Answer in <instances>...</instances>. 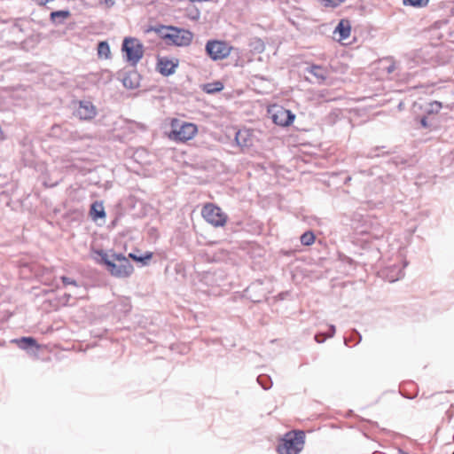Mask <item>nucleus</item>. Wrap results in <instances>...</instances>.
<instances>
[{
	"instance_id": "1",
	"label": "nucleus",
	"mask_w": 454,
	"mask_h": 454,
	"mask_svg": "<svg viewBox=\"0 0 454 454\" xmlns=\"http://www.w3.org/2000/svg\"><path fill=\"white\" fill-rule=\"evenodd\" d=\"M154 30L161 38L167 40L168 43L176 46H188L193 38L192 33L189 30L176 27L161 26L159 28H154Z\"/></svg>"
},
{
	"instance_id": "2",
	"label": "nucleus",
	"mask_w": 454,
	"mask_h": 454,
	"mask_svg": "<svg viewBox=\"0 0 454 454\" xmlns=\"http://www.w3.org/2000/svg\"><path fill=\"white\" fill-rule=\"evenodd\" d=\"M171 131L168 137L176 142H186L194 137L198 132L194 123L186 122L178 119H173L170 123Z\"/></svg>"
},
{
	"instance_id": "3",
	"label": "nucleus",
	"mask_w": 454,
	"mask_h": 454,
	"mask_svg": "<svg viewBox=\"0 0 454 454\" xmlns=\"http://www.w3.org/2000/svg\"><path fill=\"white\" fill-rule=\"evenodd\" d=\"M303 431L289 432L278 446V454H298L304 446Z\"/></svg>"
},
{
	"instance_id": "4",
	"label": "nucleus",
	"mask_w": 454,
	"mask_h": 454,
	"mask_svg": "<svg viewBox=\"0 0 454 454\" xmlns=\"http://www.w3.org/2000/svg\"><path fill=\"white\" fill-rule=\"evenodd\" d=\"M121 51L125 54L126 61L135 67L144 56V45L135 37H125Z\"/></svg>"
},
{
	"instance_id": "5",
	"label": "nucleus",
	"mask_w": 454,
	"mask_h": 454,
	"mask_svg": "<svg viewBox=\"0 0 454 454\" xmlns=\"http://www.w3.org/2000/svg\"><path fill=\"white\" fill-rule=\"evenodd\" d=\"M113 258L117 262L108 263V270L112 276L128 278L132 274L134 268L127 257L121 254H114Z\"/></svg>"
},
{
	"instance_id": "6",
	"label": "nucleus",
	"mask_w": 454,
	"mask_h": 454,
	"mask_svg": "<svg viewBox=\"0 0 454 454\" xmlns=\"http://www.w3.org/2000/svg\"><path fill=\"white\" fill-rule=\"evenodd\" d=\"M201 215L206 222L214 227H223L228 220L227 215L219 207L212 203L206 204L203 207Z\"/></svg>"
},
{
	"instance_id": "7",
	"label": "nucleus",
	"mask_w": 454,
	"mask_h": 454,
	"mask_svg": "<svg viewBox=\"0 0 454 454\" xmlns=\"http://www.w3.org/2000/svg\"><path fill=\"white\" fill-rule=\"evenodd\" d=\"M231 47L223 41H209L206 44L207 53L213 60L223 59L231 53Z\"/></svg>"
},
{
	"instance_id": "8",
	"label": "nucleus",
	"mask_w": 454,
	"mask_h": 454,
	"mask_svg": "<svg viewBox=\"0 0 454 454\" xmlns=\"http://www.w3.org/2000/svg\"><path fill=\"white\" fill-rule=\"evenodd\" d=\"M271 119L275 124L287 127L294 122L295 114L282 106H275L271 110Z\"/></svg>"
},
{
	"instance_id": "9",
	"label": "nucleus",
	"mask_w": 454,
	"mask_h": 454,
	"mask_svg": "<svg viewBox=\"0 0 454 454\" xmlns=\"http://www.w3.org/2000/svg\"><path fill=\"white\" fill-rule=\"evenodd\" d=\"M74 114L80 120H91L97 115V108L90 101L82 100L79 102V106L75 110Z\"/></svg>"
},
{
	"instance_id": "10",
	"label": "nucleus",
	"mask_w": 454,
	"mask_h": 454,
	"mask_svg": "<svg viewBox=\"0 0 454 454\" xmlns=\"http://www.w3.org/2000/svg\"><path fill=\"white\" fill-rule=\"evenodd\" d=\"M178 66V61H173L167 58L158 59L157 69L164 76H168L175 73Z\"/></svg>"
},
{
	"instance_id": "11",
	"label": "nucleus",
	"mask_w": 454,
	"mask_h": 454,
	"mask_svg": "<svg viewBox=\"0 0 454 454\" xmlns=\"http://www.w3.org/2000/svg\"><path fill=\"white\" fill-rule=\"evenodd\" d=\"M306 71L312 74L318 83L324 82L328 75L327 69L318 65H311L306 68Z\"/></svg>"
},
{
	"instance_id": "12",
	"label": "nucleus",
	"mask_w": 454,
	"mask_h": 454,
	"mask_svg": "<svg viewBox=\"0 0 454 454\" xmlns=\"http://www.w3.org/2000/svg\"><path fill=\"white\" fill-rule=\"evenodd\" d=\"M122 84L127 89H137L140 84V75L136 71L125 74L122 79Z\"/></svg>"
},
{
	"instance_id": "13",
	"label": "nucleus",
	"mask_w": 454,
	"mask_h": 454,
	"mask_svg": "<svg viewBox=\"0 0 454 454\" xmlns=\"http://www.w3.org/2000/svg\"><path fill=\"white\" fill-rule=\"evenodd\" d=\"M235 141L241 148L249 147L252 145L251 136L247 129L239 130L235 136Z\"/></svg>"
},
{
	"instance_id": "14",
	"label": "nucleus",
	"mask_w": 454,
	"mask_h": 454,
	"mask_svg": "<svg viewBox=\"0 0 454 454\" xmlns=\"http://www.w3.org/2000/svg\"><path fill=\"white\" fill-rule=\"evenodd\" d=\"M351 26L348 20H341L337 25L334 33H339L340 40H345L350 35Z\"/></svg>"
},
{
	"instance_id": "15",
	"label": "nucleus",
	"mask_w": 454,
	"mask_h": 454,
	"mask_svg": "<svg viewBox=\"0 0 454 454\" xmlns=\"http://www.w3.org/2000/svg\"><path fill=\"white\" fill-rule=\"evenodd\" d=\"M404 276L403 270L400 266L394 265L388 269L386 278L389 282H395Z\"/></svg>"
},
{
	"instance_id": "16",
	"label": "nucleus",
	"mask_w": 454,
	"mask_h": 454,
	"mask_svg": "<svg viewBox=\"0 0 454 454\" xmlns=\"http://www.w3.org/2000/svg\"><path fill=\"white\" fill-rule=\"evenodd\" d=\"M12 341L17 343L19 348L22 349H28L29 348H38L36 340L33 337H22L20 339L13 340Z\"/></svg>"
},
{
	"instance_id": "17",
	"label": "nucleus",
	"mask_w": 454,
	"mask_h": 454,
	"mask_svg": "<svg viewBox=\"0 0 454 454\" xmlns=\"http://www.w3.org/2000/svg\"><path fill=\"white\" fill-rule=\"evenodd\" d=\"M70 16L68 10H60L52 12L50 15L51 21L55 24H62L66 19Z\"/></svg>"
},
{
	"instance_id": "18",
	"label": "nucleus",
	"mask_w": 454,
	"mask_h": 454,
	"mask_svg": "<svg viewBox=\"0 0 454 454\" xmlns=\"http://www.w3.org/2000/svg\"><path fill=\"white\" fill-rule=\"evenodd\" d=\"M90 215L94 219L105 217L106 213L102 203L94 202L90 207Z\"/></svg>"
},
{
	"instance_id": "19",
	"label": "nucleus",
	"mask_w": 454,
	"mask_h": 454,
	"mask_svg": "<svg viewBox=\"0 0 454 454\" xmlns=\"http://www.w3.org/2000/svg\"><path fill=\"white\" fill-rule=\"evenodd\" d=\"M98 54L100 58L108 59L111 55L110 46L107 42H100L98 45Z\"/></svg>"
},
{
	"instance_id": "20",
	"label": "nucleus",
	"mask_w": 454,
	"mask_h": 454,
	"mask_svg": "<svg viewBox=\"0 0 454 454\" xmlns=\"http://www.w3.org/2000/svg\"><path fill=\"white\" fill-rule=\"evenodd\" d=\"M315 241V235L312 231H309L301 236V243L304 246H310Z\"/></svg>"
},
{
	"instance_id": "21",
	"label": "nucleus",
	"mask_w": 454,
	"mask_h": 454,
	"mask_svg": "<svg viewBox=\"0 0 454 454\" xmlns=\"http://www.w3.org/2000/svg\"><path fill=\"white\" fill-rule=\"evenodd\" d=\"M329 333L327 334H323V333H319V334H316L315 335V340L317 342V343H322L325 340L326 338H331L334 335L335 333V326L333 325H331L330 327H329Z\"/></svg>"
},
{
	"instance_id": "22",
	"label": "nucleus",
	"mask_w": 454,
	"mask_h": 454,
	"mask_svg": "<svg viewBox=\"0 0 454 454\" xmlns=\"http://www.w3.org/2000/svg\"><path fill=\"white\" fill-rule=\"evenodd\" d=\"M257 382L265 390L270 389L272 387L271 379L267 375H260L257 377Z\"/></svg>"
},
{
	"instance_id": "23",
	"label": "nucleus",
	"mask_w": 454,
	"mask_h": 454,
	"mask_svg": "<svg viewBox=\"0 0 454 454\" xmlns=\"http://www.w3.org/2000/svg\"><path fill=\"white\" fill-rule=\"evenodd\" d=\"M223 89V83H222V82H214V83H207V85H205V88H204V90H205L207 93L219 92V91H221Z\"/></svg>"
},
{
	"instance_id": "24",
	"label": "nucleus",
	"mask_w": 454,
	"mask_h": 454,
	"mask_svg": "<svg viewBox=\"0 0 454 454\" xmlns=\"http://www.w3.org/2000/svg\"><path fill=\"white\" fill-rule=\"evenodd\" d=\"M326 8H337L346 0H318Z\"/></svg>"
},
{
	"instance_id": "25",
	"label": "nucleus",
	"mask_w": 454,
	"mask_h": 454,
	"mask_svg": "<svg viewBox=\"0 0 454 454\" xmlns=\"http://www.w3.org/2000/svg\"><path fill=\"white\" fill-rule=\"evenodd\" d=\"M405 5L409 4L411 6H426L429 0H403V1Z\"/></svg>"
},
{
	"instance_id": "26",
	"label": "nucleus",
	"mask_w": 454,
	"mask_h": 454,
	"mask_svg": "<svg viewBox=\"0 0 454 454\" xmlns=\"http://www.w3.org/2000/svg\"><path fill=\"white\" fill-rule=\"evenodd\" d=\"M441 108H442V104L438 101H434V102L429 103L427 112L428 114L438 113Z\"/></svg>"
},
{
	"instance_id": "27",
	"label": "nucleus",
	"mask_w": 454,
	"mask_h": 454,
	"mask_svg": "<svg viewBox=\"0 0 454 454\" xmlns=\"http://www.w3.org/2000/svg\"><path fill=\"white\" fill-rule=\"evenodd\" d=\"M97 253L101 257V262L104 263L105 265H106L107 267H108V263L114 262L108 259L107 254L104 251L100 250V251H98Z\"/></svg>"
},
{
	"instance_id": "28",
	"label": "nucleus",
	"mask_w": 454,
	"mask_h": 454,
	"mask_svg": "<svg viewBox=\"0 0 454 454\" xmlns=\"http://www.w3.org/2000/svg\"><path fill=\"white\" fill-rule=\"evenodd\" d=\"M61 281L64 286L73 285L74 286H77V282L74 279H72L70 278H67L66 276L61 277Z\"/></svg>"
},
{
	"instance_id": "29",
	"label": "nucleus",
	"mask_w": 454,
	"mask_h": 454,
	"mask_svg": "<svg viewBox=\"0 0 454 454\" xmlns=\"http://www.w3.org/2000/svg\"><path fill=\"white\" fill-rule=\"evenodd\" d=\"M421 127L423 128H428L429 124L427 122V117H422L419 121Z\"/></svg>"
},
{
	"instance_id": "30",
	"label": "nucleus",
	"mask_w": 454,
	"mask_h": 454,
	"mask_svg": "<svg viewBox=\"0 0 454 454\" xmlns=\"http://www.w3.org/2000/svg\"><path fill=\"white\" fill-rule=\"evenodd\" d=\"M153 257V253L148 252L143 256L144 264L147 263V261L150 260Z\"/></svg>"
},
{
	"instance_id": "31",
	"label": "nucleus",
	"mask_w": 454,
	"mask_h": 454,
	"mask_svg": "<svg viewBox=\"0 0 454 454\" xmlns=\"http://www.w3.org/2000/svg\"><path fill=\"white\" fill-rule=\"evenodd\" d=\"M129 256L134 260V261H137V262H141L144 263V260H143V256H137L136 254H129Z\"/></svg>"
},
{
	"instance_id": "32",
	"label": "nucleus",
	"mask_w": 454,
	"mask_h": 454,
	"mask_svg": "<svg viewBox=\"0 0 454 454\" xmlns=\"http://www.w3.org/2000/svg\"><path fill=\"white\" fill-rule=\"evenodd\" d=\"M129 256L134 260V261H137V262H141L144 263V260H143V256H137L136 254H129Z\"/></svg>"
},
{
	"instance_id": "33",
	"label": "nucleus",
	"mask_w": 454,
	"mask_h": 454,
	"mask_svg": "<svg viewBox=\"0 0 454 454\" xmlns=\"http://www.w3.org/2000/svg\"><path fill=\"white\" fill-rule=\"evenodd\" d=\"M395 69V63H392L390 64L387 67V71L388 74H391L392 72H394Z\"/></svg>"
},
{
	"instance_id": "34",
	"label": "nucleus",
	"mask_w": 454,
	"mask_h": 454,
	"mask_svg": "<svg viewBox=\"0 0 454 454\" xmlns=\"http://www.w3.org/2000/svg\"><path fill=\"white\" fill-rule=\"evenodd\" d=\"M105 4L107 7H111L114 4V0H105Z\"/></svg>"
},
{
	"instance_id": "35",
	"label": "nucleus",
	"mask_w": 454,
	"mask_h": 454,
	"mask_svg": "<svg viewBox=\"0 0 454 454\" xmlns=\"http://www.w3.org/2000/svg\"><path fill=\"white\" fill-rule=\"evenodd\" d=\"M356 333L358 335V340H357V342H356V344H357V343H359V342L361 341V340H362V336H361V334H360L359 333H357V332H356Z\"/></svg>"
},
{
	"instance_id": "36",
	"label": "nucleus",
	"mask_w": 454,
	"mask_h": 454,
	"mask_svg": "<svg viewBox=\"0 0 454 454\" xmlns=\"http://www.w3.org/2000/svg\"><path fill=\"white\" fill-rule=\"evenodd\" d=\"M453 454H454V451H453Z\"/></svg>"
}]
</instances>
